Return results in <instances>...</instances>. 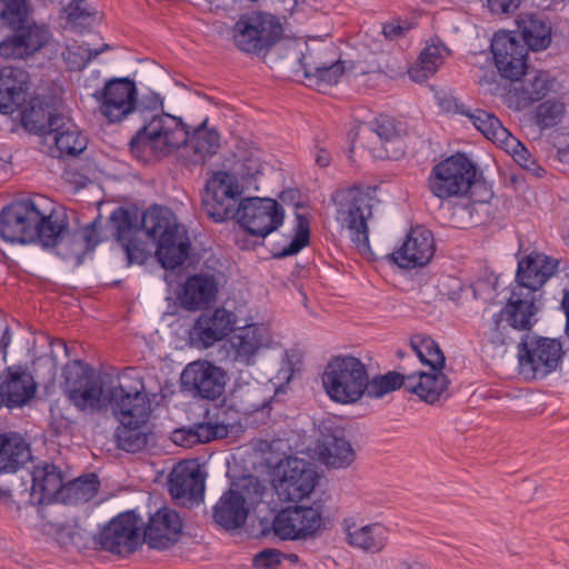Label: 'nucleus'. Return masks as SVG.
<instances>
[{
  "label": "nucleus",
  "mask_w": 569,
  "mask_h": 569,
  "mask_svg": "<svg viewBox=\"0 0 569 569\" xmlns=\"http://www.w3.org/2000/svg\"><path fill=\"white\" fill-rule=\"evenodd\" d=\"M202 210L212 221L237 220L249 234L264 239L284 221V209L271 198H241L237 177L219 170L206 183Z\"/></svg>",
  "instance_id": "f257e3e1"
},
{
  "label": "nucleus",
  "mask_w": 569,
  "mask_h": 569,
  "mask_svg": "<svg viewBox=\"0 0 569 569\" xmlns=\"http://www.w3.org/2000/svg\"><path fill=\"white\" fill-rule=\"evenodd\" d=\"M166 117L173 127L164 122V117H153L131 138L129 148L134 158L148 162L152 157L166 154L183 144L186 161L202 164L218 152L220 133L217 129L207 128L208 118L191 131L180 117Z\"/></svg>",
  "instance_id": "f03ea898"
},
{
  "label": "nucleus",
  "mask_w": 569,
  "mask_h": 569,
  "mask_svg": "<svg viewBox=\"0 0 569 569\" xmlns=\"http://www.w3.org/2000/svg\"><path fill=\"white\" fill-rule=\"evenodd\" d=\"M109 402L120 426L114 431L119 449L139 452L148 445L146 423L151 413V403L143 379L136 368H126L117 385L109 390Z\"/></svg>",
  "instance_id": "7ed1b4c3"
},
{
  "label": "nucleus",
  "mask_w": 569,
  "mask_h": 569,
  "mask_svg": "<svg viewBox=\"0 0 569 569\" xmlns=\"http://www.w3.org/2000/svg\"><path fill=\"white\" fill-rule=\"evenodd\" d=\"M42 197L16 199L0 211V240L8 243H38L50 249L61 239L63 226H57L58 217L44 213L39 201Z\"/></svg>",
  "instance_id": "20e7f679"
},
{
  "label": "nucleus",
  "mask_w": 569,
  "mask_h": 569,
  "mask_svg": "<svg viewBox=\"0 0 569 569\" xmlns=\"http://www.w3.org/2000/svg\"><path fill=\"white\" fill-rule=\"evenodd\" d=\"M170 211L160 206H153L143 212L141 228L157 243L156 256L161 266L173 270L188 258L190 242L179 232L176 221L170 218Z\"/></svg>",
  "instance_id": "39448f33"
},
{
  "label": "nucleus",
  "mask_w": 569,
  "mask_h": 569,
  "mask_svg": "<svg viewBox=\"0 0 569 569\" xmlns=\"http://www.w3.org/2000/svg\"><path fill=\"white\" fill-rule=\"evenodd\" d=\"M376 187L356 183L336 191L338 219L349 230L350 239L359 250L369 248L368 220L372 216Z\"/></svg>",
  "instance_id": "423d86ee"
},
{
  "label": "nucleus",
  "mask_w": 569,
  "mask_h": 569,
  "mask_svg": "<svg viewBox=\"0 0 569 569\" xmlns=\"http://www.w3.org/2000/svg\"><path fill=\"white\" fill-rule=\"evenodd\" d=\"M282 34L279 19L264 11L244 12L232 27V40L237 49L258 57L267 56Z\"/></svg>",
  "instance_id": "0eeeda50"
},
{
  "label": "nucleus",
  "mask_w": 569,
  "mask_h": 569,
  "mask_svg": "<svg viewBox=\"0 0 569 569\" xmlns=\"http://www.w3.org/2000/svg\"><path fill=\"white\" fill-rule=\"evenodd\" d=\"M368 372L356 357H337L323 372L322 383L328 396L336 402L353 403L366 392Z\"/></svg>",
  "instance_id": "6e6552de"
},
{
  "label": "nucleus",
  "mask_w": 569,
  "mask_h": 569,
  "mask_svg": "<svg viewBox=\"0 0 569 569\" xmlns=\"http://www.w3.org/2000/svg\"><path fill=\"white\" fill-rule=\"evenodd\" d=\"M432 173L433 194L448 199L468 194L478 180L479 168L466 153L457 152L436 164Z\"/></svg>",
  "instance_id": "1a4fd4ad"
},
{
  "label": "nucleus",
  "mask_w": 569,
  "mask_h": 569,
  "mask_svg": "<svg viewBox=\"0 0 569 569\" xmlns=\"http://www.w3.org/2000/svg\"><path fill=\"white\" fill-rule=\"evenodd\" d=\"M325 501L317 499L311 506H293L282 509L273 519L276 536L282 540H300L315 537L321 529Z\"/></svg>",
  "instance_id": "9d476101"
},
{
  "label": "nucleus",
  "mask_w": 569,
  "mask_h": 569,
  "mask_svg": "<svg viewBox=\"0 0 569 569\" xmlns=\"http://www.w3.org/2000/svg\"><path fill=\"white\" fill-rule=\"evenodd\" d=\"M247 496L230 488L224 491L218 502L213 506L214 521L226 530L241 528L248 518L249 508L247 500L251 505H258L262 501L266 487L260 483L258 478L249 477L248 483L243 486Z\"/></svg>",
  "instance_id": "9b49d317"
},
{
  "label": "nucleus",
  "mask_w": 569,
  "mask_h": 569,
  "mask_svg": "<svg viewBox=\"0 0 569 569\" xmlns=\"http://www.w3.org/2000/svg\"><path fill=\"white\" fill-rule=\"evenodd\" d=\"M562 355L559 340L527 336L519 346L521 372L532 379L545 378L557 369Z\"/></svg>",
  "instance_id": "f8f14e48"
},
{
  "label": "nucleus",
  "mask_w": 569,
  "mask_h": 569,
  "mask_svg": "<svg viewBox=\"0 0 569 569\" xmlns=\"http://www.w3.org/2000/svg\"><path fill=\"white\" fill-rule=\"evenodd\" d=\"M226 371L209 361L189 363L181 373V388L193 397L216 400L224 391Z\"/></svg>",
  "instance_id": "ddd939ff"
},
{
  "label": "nucleus",
  "mask_w": 569,
  "mask_h": 569,
  "mask_svg": "<svg viewBox=\"0 0 569 569\" xmlns=\"http://www.w3.org/2000/svg\"><path fill=\"white\" fill-rule=\"evenodd\" d=\"M38 385L26 365L7 367L0 376V409H22L36 397Z\"/></svg>",
  "instance_id": "4468645a"
},
{
  "label": "nucleus",
  "mask_w": 569,
  "mask_h": 569,
  "mask_svg": "<svg viewBox=\"0 0 569 569\" xmlns=\"http://www.w3.org/2000/svg\"><path fill=\"white\" fill-rule=\"evenodd\" d=\"M137 93L133 80L127 77L113 78L101 90H97L93 98L100 102L101 112L110 122H119L131 114Z\"/></svg>",
  "instance_id": "2eb2a0df"
},
{
  "label": "nucleus",
  "mask_w": 569,
  "mask_h": 569,
  "mask_svg": "<svg viewBox=\"0 0 569 569\" xmlns=\"http://www.w3.org/2000/svg\"><path fill=\"white\" fill-rule=\"evenodd\" d=\"M101 548L119 556L134 552L141 543L138 517L134 511H124L112 518L99 533Z\"/></svg>",
  "instance_id": "dca6fc26"
},
{
  "label": "nucleus",
  "mask_w": 569,
  "mask_h": 569,
  "mask_svg": "<svg viewBox=\"0 0 569 569\" xmlns=\"http://www.w3.org/2000/svg\"><path fill=\"white\" fill-rule=\"evenodd\" d=\"M63 376L69 398L76 407L83 410L98 405L103 390L88 363L73 360L66 365Z\"/></svg>",
  "instance_id": "f3484780"
},
{
  "label": "nucleus",
  "mask_w": 569,
  "mask_h": 569,
  "mask_svg": "<svg viewBox=\"0 0 569 569\" xmlns=\"http://www.w3.org/2000/svg\"><path fill=\"white\" fill-rule=\"evenodd\" d=\"M318 480L319 475L309 462L288 458L276 491L281 500L298 502L310 496Z\"/></svg>",
  "instance_id": "a211bd4d"
},
{
  "label": "nucleus",
  "mask_w": 569,
  "mask_h": 569,
  "mask_svg": "<svg viewBox=\"0 0 569 569\" xmlns=\"http://www.w3.org/2000/svg\"><path fill=\"white\" fill-rule=\"evenodd\" d=\"M491 52L501 77L517 81L526 73L528 49L511 32H497L491 41Z\"/></svg>",
  "instance_id": "6ab92c4d"
},
{
  "label": "nucleus",
  "mask_w": 569,
  "mask_h": 569,
  "mask_svg": "<svg viewBox=\"0 0 569 569\" xmlns=\"http://www.w3.org/2000/svg\"><path fill=\"white\" fill-rule=\"evenodd\" d=\"M237 316L223 307L204 310L190 330V339L197 346L209 348L234 331Z\"/></svg>",
  "instance_id": "aec40b11"
},
{
  "label": "nucleus",
  "mask_w": 569,
  "mask_h": 569,
  "mask_svg": "<svg viewBox=\"0 0 569 569\" xmlns=\"http://www.w3.org/2000/svg\"><path fill=\"white\" fill-rule=\"evenodd\" d=\"M63 117L53 97L36 96L22 109L21 123L28 132L46 137L63 127Z\"/></svg>",
  "instance_id": "412c9836"
},
{
  "label": "nucleus",
  "mask_w": 569,
  "mask_h": 569,
  "mask_svg": "<svg viewBox=\"0 0 569 569\" xmlns=\"http://www.w3.org/2000/svg\"><path fill=\"white\" fill-rule=\"evenodd\" d=\"M183 522L179 513L173 509L162 507L150 517L143 539L150 548L166 550L180 540Z\"/></svg>",
  "instance_id": "4be33fe9"
},
{
  "label": "nucleus",
  "mask_w": 569,
  "mask_h": 569,
  "mask_svg": "<svg viewBox=\"0 0 569 569\" xmlns=\"http://www.w3.org/2000/svg\"><path fill=\"white\" fill-rule=\"evenodd\" d=\"M13 33L0 42V57L24 59L39 51L49 40V30L34 23L11 28Z\"/></svg>",
  "instance_id": "5701e85b"
},
{
  "label": "nucleus",
  "mask_w": 569,
  "mask_h": 569,
  "mask_svg": "<svg viewBox=\"0 0 569 569\" xmlns=\"http://www.w3.org/2000/svg\"><path fill=\"white\" fill-rule=\"evenodd\" d=\"M558 264L557 259L531 252L518 262L516 287L539 295L542 286L556 273Z\"/></svg>",
  "instance_id": "b1692460"
},
{
  "label": "nucleus",
  "mask_w": 569,
  "mask_h": 569,
  "mask_svg": "<svg viewBox=\"0 0 569 569\" xmlns=\"http://www.w3.org/2000/svg\"><path fill=\"white\" fill-rule=\"evenodd\" d=\"M57 226H63L61 239H57L56 243L50 248L56 254L63 260L76 258L77 266L82 263V257L90 250H93L99 240L96 234V221L88 226L83 231L71 232L68 221L57 219Z\"/></svg>",
  "instance_id": "393cba45"
},
{
  "label": "nucleus",
  "mask_w": 569,
  "mask_h": 569,
  "mask_svg": "<svg viewBox=\"0 0 569 569\" xmlns=\"http://www.w3.org/2000/svg\"><path fill=\"white\" fill-rule=\"evenodd\" d=\"M168 490L182 505H199L204 498V477L198 468L179 466L169 475Z\"/></svg>",
  "instance_id": "a878e982"
},
{
  "label": "nucleus",
  "mask_w": 569,
  "mask_h": 569,
  "mask_svg": "<svg viewBox=\"0 0 569 569\" xmlns=\"http://www.w3.org/2000/svg\"><path fill=\"white\" fill-rule=\"evenodd\" d=\"M29 73L18 67L6 66L0 69V113L12 114L27 100Z\"/></svg>",
  "instance_id": "bb28decb"
},
{
  "label": "nucleus",
  "mask_w": 569,
  "mask_h": 569,
  "mask_svg": "<svg viewBox=\"0 0 569 569\" xmlns=\"http://www.w3.org/2000/svg\"><path fill=\"white\" fill-rule=\"evenodd\" d=\"M219 282L212 273L190 276L178 295L180 306L188 311L204 310L217 298Z\"/></svg>",
  "instance_id": "cd10ccee"
},
{
  "label": "nucleus",
  "mask_w": 569,
  "mask_h": 569,
  "mask_svg": "<svg viewBox=\"0 0 569 569\" xmlns=\"http://www.w3.org/2000/svg\"><path fill=\"white\" fill-rule=\"evenodd\" d=\"M427 237L419 227L411 228L401 243L388 253L385 259L389 264L400 269H415L427 264Z\"/></svg>",
  "instance_id": "c85d7f7f"
},
{
  "label": "nucleus",
  "mask_w": 569,
  "mask_h": 569,
  "mask_svg": "<svg viewBox=\"0 0 569 569\" xmlns=\"http://www.w3.org/2000/svg\"><path fill=\"white\" fill-rule=\"evenodd\" d=\"M541 295H533L530 290L513 287L507 305L499 311L503 318L511 322L513 328L529 330L536 322L535 316L539 309L537 302Z\"/></svg>",
  "instance_id": "c756f323"
},
{
  "label": "nucleus",
  "mask_w": 569,
  "mask_h": 569,
  "mask_svg": "<svg viewBox=\"0 0 569 569\" xmlns=\"http://www.w3.org/2000/svg\"><path fill=\"white\" fill-rule=\"evenodd\" d=\"M31 481L30 497L33 503L42 505L52 500H59L63 486V476L56 465L43 462L33 466Z\"/></svg>",
  "instance_id": "7c9ffc66"
},
{
  "label": "nucleus",
  "mask_w": 569,
  "mask_h": 569,
  "mask_svg": "<svg viewBox=\"0 0 569 569\" xmlns=\"http://www.w3.org/2000/svg\"><path fill=\"white\" fill-rule=\"evenodd\" d=\"M449 372L443 351L429 338V406L441 405L451 396Z\"/></svg>",
  "instance_id": "2f4dec72"
},
{
  "label": "nucleus",
  "mask_w": 569,
  "mask_h": 569,
  "mask_svg": "<svg viewBox=\"0 0 569 569\" xmlns=\"http://www.w3.org/2000/svg\"><path fill=\"white\" fill-rule=\"evenodd\" d=\"M303 76L318 87L335 86L346 72V61H321L313 51H307L299 58Z\"/></svg>",
  "instance_id": "473e14b6"
},
{
  "label": "nucleus",
  "mask_w": 569,
  "mask_h": 569,
  "mask_svg": "<svg viewBox=\"0 0 569 569\" xmlns=\"http://www.w3.org/2000/svg\"><path fill=\"white\" fill-rule=\"evenodd\" d=\"M552 86L547 72L536 71L530 78L510 90V99L517 110H523L543 99L552 90Z\"/></svg>",
  "instance_id": "72a5a7b5"
},
{
  "label": "nucleus",
  "mask_w": 569,
  "mask_h": 569,
  "mask_svg": "<svg viewBox=\"0 0 569 569\" xmlns=\"http://www.w3.org/2000/svg\"><path fill=\"white\" fill-rule=\"evenodd\" d=\"M234 361L250 366L253 363L258 350L263 346L262 329L256 325H248L236 330L230 338Z\"/></svg>",
  "instance_id": "f704fd0d"
},
{
  "label": "nucleus",
  "mask_w": 569,
  "mask_h": 569,
  "mask_svg": "<svg viewBox=\"0 0 569 569\" xmlns=\"http://www.w3.org/2000/svg\"><path fill=\"white\" fill-rule=\"evenodd\" d=\"M321 453L326 458L327 465L333 468H346L356 458V452L350 441L346 439L345 430L340 428L323 435Z\"/></svg>",
  "instance_id": "c9c22d12"
},
{
  "label": "nucleus",
  "mask_w": 569,
  "mask_h": 569,
  "mask_svg": "<svg viewBox=\"0 0 569 569\" xmlns=\"http://www.w3.org/2000/svg\"><path fill=\"white\" fill-rule=\"evenodd\" d=\"M30 456L29 446L21 436L0 435V473L16 472Z\"/></svg>",
  "instance_id": "e433bc0d"
},
{
  "label": "nucleus",
  "mask_w": 569,
  "mask_h": 569,
  "mask_svg": "<svg viewBox=\"0 0 569 569\" xmlns=\"http://www.w3.org/2000/svg\"><path fill=\"white\" fill-rule=\"evenodd\" d=\"M57 127V130L48 136H52L60 158H73L86 150L87 138L81 134L69 117H63V127Z\"/></svg>",
  "instance_id": "4c0bfd02"
},
{
  "label": "nucleus",
  "mask_w": 569,
  "mask_h": 569,
  "mask_svg": "<svg viewBox=\"0 0 569 569\" xmlns=\"http://www.w3.org/2000/svg\"><path fill=\"white\" fill-rule=\"evenodd\" d=\"M517 26L527 49H546L551 42V28L536 14H520Z\"/></svg>",
  "instance_id": "58836bf2"
},
{
  "label": "nucleus",
  "mask_w": 569,
  "mask_h": 569,
  "mask_svg": "<svg viewBox=\"0 0 569 569\" xmlns=\"http://www.w3.org/2000/svg\"><path fill=\"white\" fill-rule=\"evenodd\" d=\"M100 487V480L96 473H87L72 481L63 483L59 501L66 505H78L90 501Z\"/></svg>",
  "instance_id": "ea45409f"
},
{
  "label": "nucleus",
  "mask_w": 569,
  "mask_h": 569,
  "mask_svg": "<svg viewBox=\"0 0 569 569\" xmlns=\"http://www.w3.org/2000/svg\"><path fill=\"white\" fill-rule=\"evenodd\" d=\"M349 545L369 552H379L385 547L387 530L380 523H371L351 531L348 530Z\"/></svg>",
  "instance_id": "a19ab883"
},
{
  "label": "nucleus",
  "mask_w": 569,
  "mask_h": 569,
  "mask_svg": "<svg viewBox=\"0 0 569 569\" xmlns=\"http://www.w3.org/2000/svg\"><path fill=\"white\" fill-rule=\"evenodd\" d=\"M466 117L470 119L478 131L499 147L511 134L495 114L485 110L478 109L473 112L468 110Z\"/></svg>",
  "instance_id": "79ce46f5"
},
{
  "label": "nucleus",
  "mask_w": 569,
  "mask_h": 569,
  "mask_svg": "<svg viewBox=\"0 0 569 569\" xmlns=\"http://www.w3.org/2000/svg\"><path fill=\"white\" fill-rule=\"evenodd\" d=\"M295 236L290 243L283 248L273 244L270 249L271 257L282 259L295 256L300 252L310 241V223L306 216L298 213L296 216Z\"/></svg>",
  "instance_id": "37998d69"
},
{
  "label": "nucleus",
  "mask_w": 569,
  "mask_h": 569,
  "mask_svg": "<svg viewBox=\"0 0 569 569\" xmlns=\"http://www.w3.org/2000/svg\"><path fill=\"white\" fill-rule=\"evenodd\" d=\"M403 375L398 371H389L385 375L376 376L371 381L367 378L366 392L370 398L380 399L389 392L402 387Z\"/></svg>",
  "instance_id": "c03bdc74"
},
{
  "label": "nucleus",
  "mask_w": 569,
  "mask_h": 569,
  "mask_svg": "<svg viewBox=\"0 0 569 569\" xmlns=\"http://www.w3.org/2000/svg\"><path fill=\"white\" fill-rule=\"evenodd\" d=\"M521 330L513 328L511 322L508 321L502 315L495 313L491 318L489 329L487 332L488 341L495 347H505L516 342L513 332Z\"/></svg>",
  "instance_id": "a18cd8bd"
},
{
  "label": "nucleus",
  "mask_w": 569,
  "mask_h": 569,
  "mask_svg": "<svg viewBox=\"0 0 569 569\" xmlns=\"http://www.w3.org/2000/svg\"><path fill=\"white\" fill-rule=\"evenodd\" d=\"M0 23L9 28L30 26L26 0H0Z\"/></svg>",
  "instance_id": "49530a36"
},
{
  "label": "nucleus",
  "mask_w": 569,
  "mask_h": 569,
  "mask_svg": "<svg viewBox=\"0 0 569 569\" xmlns=\"http://www.w3.org/2000/svg\"><path fill=\"white\" fill-rule=\"evenodd\" d=\"M163 108V99L159 93L149 92L143 94L140 99L137 97L134 102V109L131 114H137L142 121L144 127L149 123L153 117H164V122L173 127L170 120L166 117L167 113L152 114V112L161 110Z\"/></svg>",
  "instance_id": "de8ad7c7"
},
{
  "label": "nucleus",
  "mask_w": 569,
  "mask_h": 569,
  "mask_svg": "<svg viewBox=\"0 0 569 569\" xmlns=\"http://www.w3.org/2000/svg\"><path fill=\"white\" fill-rule=\"evenodd\" d=\"M109 223L113 229L117 242L123 241L138 232L136 218L126 208H116L110 217Z\"/></svg>",
  "instance_id": "09e8293b"
},
{
  "label": "nucleus",
  "mask_w": 569,
  "mask_h": 569,
  "mask_svg": "<svg viewBox=\"0 0 569 569\" xmlns=\"http://www.w3.org/2000/svg\"><path fill=\"white\" fill-rule=\"evenodd\" d=\"M500 148L508 152L523 169L535 174H539V171L542 170L530 151L512 134L506 139Z\"/></svg>",
  "instance_id": "8fccbe9b"
},
{
  "label": "nucleus",
  "mask_w": 569,
  "mask_h": 569,
  "mask_svg": "<svg viewBox=\"0 0 569 569\" xmlns=\"http://www.w3.org/2000/svg\"><path fill=\"white\" fill-rule=\"evenodd\" d=\"M565 104L557 99L540 103L535 111V122L540 129L552 128L563 118Z\"/></svg>",
  "instance_id": "3c124183"
},
{
  "label": "nucleus",
  "mask_w": 569,
  "mask_h": 569,
  "mask_svg": "<svg viewBox=\"0 0 569 569\" xmlns=\"http://www.w3.org/2000/svg\"><path fill=\"white\" fill-rule=\"evenodd\" d=\"M423 17L422 10H415L410 17L397 18L382 23V34L387 40H398L403 38L407 32L418 27L420 19Z\"/></svg>",
  "instance_id": "603ef678"
},
{
  "label": "nucleus",
  "mask_w": 569,
  "mask_h": 569,
  "mask_svg": "<svg viewBox=\"0 0 569 569\" xmlns=\"http://www.w3.org/2000/svg\"><path fill=\"white\" fill-rule=\"evenodd\" d=\"M370 129L385 143H401L400 133L402 129L396 119L390 116L380 114L375 121L370 122Z\"/></svg>",
  "instance_id": "864d4df0"
},
{
  "label": "nucleus",
  "mask_w": 569,
  "mask_h": 569,
  "mask_svg": "<svg viewBox=\"0 0 569 569\" xmlns=\"http://www.w3.org/2000/svg\"><path fill=\"white\" fill-rule=\"evenodd\" d=\"M433 93V101L440 113L466 116L468 110L459 103L451 89L447 87H430Z\"/></svg>",
  "instance_id": "5fc2aeb1"
},
{
  "label": "nucleus",
  "mask_w": 569,
  "mask_h": 569,
  "mask_svg": "<svg viewBox=\"0 0 569 569\" xmlns=\"http://www.w3.org/2000/svg\"><path fill=\"white\" fill-rule=\"evenodd\" d=\"M126 254L127 266L143 264L149 258L144 243L132 236L119 242Z\"/></svg>",
  "instance_id": "6e6d98bb"
},
{
  "label": "nucleus",
  "mask_w": 569,
  "mask_h": 569,
  "mask_svg": "<svg viewBox=\"0 0 569 569\" xmlns=\"http://www.w3.org/2000/svg\"><path fill=\"white\" fill-rule=\"evenodd\" d=\"M450 53V49L438 36L429 38V76L439 70Z\"/></svg>",
  "instance_id": "4d7b16f0"
},
{
  "label": "nucleus",
  "mask_w": 569,
  "mask_h": 569,
  "mask_svg": "<svg viewBox=\"0 0 569 569\" xmlns=\"http://www.w3.org/2000/svg\"><path fill=\"white\" fill-rule=\"evenodd\" d=\"M403 375L402 387L410 393L417 395L420 400L427 402V387L422 383V378L427 377L423 370L412 371Z\"/></svg>",
  "instance_id": "13d9d810"
},
{
  "label": "nucleus",
  "mask_w": 569,
  "mask_h": 569,
  "mask_svg": "<svg viewBox=\"0 0 569 569\" xmlns=\"http://www.w3.org/2000/svg\"><path fill=\"white\" fill-rule=\"evenodd\" d=\"M284 553L277 549H263L253 557V567L257 569H277Z\"/></svg>",
  "instance_id": "bf43d9fd"
},
{
  "label": "nucleus",
  "mask_w": 569,
  "mask_h": 569,
  "mask_svg": "<svg viewBox=\"0 0 569 569\" xmlns=\"http://www.w3.org/2000/svg\"><path fill=\"white\" fill-rule=\"evenodd\" d=\"M409 78L418 83L427 81V47L420 50L417 62L408 69Z\"/></svg>",
  "instance_id": "052dcab7"
},
{
  "label": "nucleus",
  "mask_w": 569,
  "mask_h": 569,
  "mask_svg": "<svg viewBox=\"0 0 569 569\" xmlns=\"http://www.w3.org/2000/svg\"><path fill=\"white\" fill-rule=\"evenodd\" d=\"M171 440L174 445L183 448H191L198 445V438L193 432L192 426L188 428L176 429L171 435Z\"/></svg>",
  "instance_id": "680f3d73"
},
{
  "label": "nucleus",
  "mask_w": 569,
  "mask_h": 569,
  "mask_svg": "<svg viewBox=\"0 0 569 569\" xmlns=\"http://www.w3.org/2000/svg\"><path fill=\"white\" fill-rule=\"evenodd\" d=\"M193 432L198 438L199 443L210 442L211 440L218 438L219 427L211 422H200L192 426Z\"/></svg>",
  "instance_id": "e2e57ef3"
},
{
  "label": "nucleus",
  "mask_w": 569,
  "mask_h": 569,
  "mask_svg": "<svg viewBox=\"0 0 569 569\" xmlns=\"http://www.w3.org/2000/svg\"><path fill=\"white\" fill-rule=\"evenodd\" d=\"M438 293L442 297L453 299L457 290L460 289L458 279L451 276H442L436 286Z\"/></svg>",
  "instance_id": "0e129e2a"
},
{
  "label": "nucleus",
  "mask_w": 569,
  "mask_h": 569,
  "mask_svg": "<svg viewBox=\"0 0 569 569\" xmlns=\"http://www.w3.org/2000/svg\"><path fill=\"white\" fill-rule=\"evenodd\" d=\"M91 14L82 7L81 1H73L69 4L68 20L73 24L84 26Z\"/></svg>",
  "instance_id": "69168bd1"
},
{
  "label": "nucleus",
  "mask_w": 569,
  "mask_h": 569,
  "mask_svg": "<svg viewBox=\"0 0 569 569\" xmlns=\"http://www.w3.org/2000/svg\"><path fill=\"white\" fill-rule=\"evenodd\" d=\"M492 13L509 14L519 8L521 0H487Z\"/></svg>",
  "instance_id": "338daca9"
},
{
  "label": "nucleus",
  "mask_w": 569,
  "mask_h": 569,
  "mask_svg": "<svg viewBox=\"0 0 569 569\" xmlns=\"http://www.w3.org/2000/svg\"><path fill=\"white\" fill-rule=\"evenodd\" d=\"M426 341L427 338L425 335H415L410 339L411 350L415 352V355L422 365H427V355L422 350V347L425 346Z\"/></svg>",
  "instance_id": "774afa93"
}]
</instances>
